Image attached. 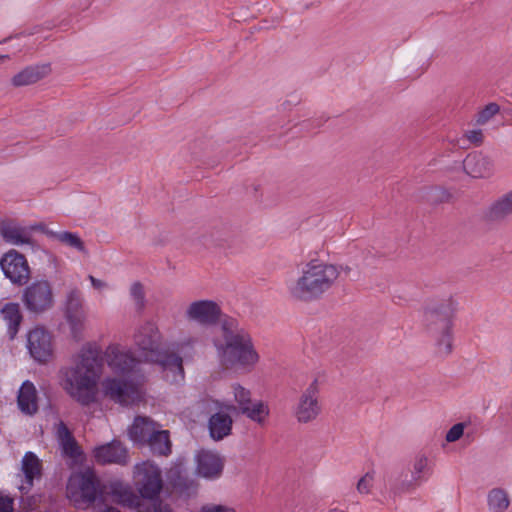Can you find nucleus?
<instances>
[{
  "label": "nucleus",
  "instance_id": "1",
  "mask_svg": "<svg viewBox=\"0 0 512 512\" xmlns=\"http://www.w3.org/2000/svg\"><path fill=\"white\" fill-rule=\"evenodd\" d=\"M103 365L102 349L96 343H87L77 354L74 365L65 371L64 389L83 407H89L98 400Z\"/></svg>",
  "mask_w": 512,
  "mask_h": 512
},
{
  "label": "nucleus",
  "instance_id": "2",
  "mask_svg": "<svg viewBox=\"0 0 512 512\" xmlns=\"http://www.w3.org/2000/svg\"><path fill=\"white\" fill-rule=\"evenodd\" d=\"M222 337L214 340L221 362L225 365L251 369L259 360L250 334L238 320L226 318L221 324Z\"/></svg>",
  "mask_w": 512,
  "mask_h": 512
},
{
  "label": "nucleus",
  "instance_id": "3",
  "mask_svg": "<svg viewBox=\"0 0 512 512\" xmlns=\"http://www.w3.org/2000/svg\"><path fill=\"white\" fill-rule=\"evenodd\" d=\"M161 333L153 322L141 325L134 334V343L145 361L158 364L165 373V379L177 383L184 379L182 358L161 347Z\"/></svg>",
  "mask_w": 512,
  "mask_h": 512
},
{
  "label": "nucleus",
  "instance_id": "4",
  "mask_svg": "<svg viewBox=\"0 0 512 512\" xmlns=\"http://www.w3.org/2000/svg\"><path fill=\"white\" fill-rule=\"evenodd\" d=\"M338 276L339 271L335 265L311 260L303 267L301 275L288 290L294 299L311 302L328 291Z\"/></svg>",
  "mask_w": 512,
  "mask_h": 512
},
{
  "label": "nucleus",
  "instance_id": "5",
  "mask_svg": "<svg viewBox=\"0 0 512 512\" xmlns=\"http://www.w3.org/2000/svg\"><path fill=\"white\" fill-rule=\"evenodd\" d=\"M455 308L451 300L436 307H428L424 312L427 330L436 337L438 353L447 356L452 352V324Z\"/></svg>",
  "mask_w": 512,
  "mask_h": 512
},
{
  "label": "nucleus",
  "instance_id": "6",
  "mask_svg": "<svg viewBox=\"0 0 512 512\" xmlns=\"http://www.w3.org/2000/svg\"><path fill=\"white\" fill-rule=\"evenodd\" d=\"M432 472L433 469L429 464V459L424 454H418L412 463L410 479L407 472L395 469L384 478L385 486L393 497L400 496L426 482Z\"/></svg>",
  "mask_w": 512,
  "mask_h": 512
},
{
  "label": "nucleus",
  "instance_id": "7",
  "mask_svg": "<svg viewBox=\"0 0 512 512\" xmlns=\"http://www.w3.org/2000/svg\"><path fill=\"white\" fill-rule=\"evenodd\" d=\"M133 473L135 489L144 500L160 499L164 481L162 470L157 464L150 460L137 463Z\"/></svg>",
  "mask_w": 512,
  "mask_h": 512
},
{
  "label": "nucleus",
  "instance_id": "8",
  "mask_svg": "<svg viewBox=\"0 0 512 512\" xmlns=\"http://www.w3.org/2000/svg\"><path fill=\"white\" fill-rule=\"evenodd\" d=\"M63 312L72 338L76 341L81 340L86 314L84 311V299L78 288H73L67 293Z\"/></svg>",
  "mask_w": 512,
  "mask_h": 512
},
{
  "label": "nucleus",
  "instance_id": "9",
  "mask_svg": "<svg viewBox=\"0 0 512 512\" xmlns=\"http://www.w3.org/2000/svg\"><path fill=\"white\" fill-rule=\"evenodd\" d=\"M239 412L253 422L264 424L269 416V406L262 400L252 401L250 390L240 384L232 386Z\"/></svg>",
  "mask_w": 512,
  "mask_h": 512
},
{
  "label": "nucleus",
  "instance_id": "10",
  "mask_svg": "<svg viewBox=\"0 0 512 512\" xmlns=\"http://www.w3.org/2000/svg\"><path fill=\"white\" fill-rule=\"evenodd\" d=\"M318 392V381L317 379H314L302 393L298 403L294 407L293 413L299 423H310L321 413V406L318 401Z\"/></svg>",
  "mask_w": 512,
  "mask_h": 512
},
{
  "label": "nucleus",
  "instance_id": "11",
  "mask_svg": "<svg viewBox=\"0 0 512 512\" xmlns=\"http://www.w3.org/2000/svg\"><path fill=\"white\" fill-rule=\"evenodd\" d=\"M77 491L72 493L78 503L91 505L102 494L101 482L94 470L87 468L75 476Z\"/></svg>",
  "mask_w": 512,
  "mask_h": 512
},
{
  "label": "nucleus",
  "instance_id": "12",
  "mask_svg": "<svg viewBox=\"0 0 512 512\" xmlns=\"http://www.w3.org/2000/svg\"><path fill=\"white\" fill-rule=\"evenodd\" d=\"M0 266L5 276L14 284L23 285L30 277L27 259L15 250H10L0 258Z\"/></svg>",
  "mask_w": 512,
  "mask_h": 512
},
{
  "label": "nucleus",
  "instance_id": "13",
  "mask_svg": "<svg viewBox=\"0 0 512 512\" xmlns=\"http://www.w3.org/2000/svg\"><path fill=\"white\" fill-rule=\"evenodd\" d=\"M102 391L112 401L127 405L134 401L137 387L131 380L107 377L102 382Z\"/></svg>",
  "mask_w": 512,
  "mask_h": 512
},
{
  "label": "nucleus",
  "instance_id": "14",
  "mask_svg": "<svg viewBox=\"0 0 512 512\" xmlns=\"http://www.w3.org/2000/svg\"><path fill=\"white\" fill-rule=\"evenodd\" d=\"M104 356L111 371L123 377H130L138 364V360L130 352L121 350L118 345H109Z\"/></svg>",
  "mask_w": 512,
  "mask_h": 512
},
{
  "label": "nucleus",
  "instance_id": "15",
  "mask_svg": "<svg viewBox=\"0 0 512 512\" xmlns=\"http://www.w3.org/2000/svg\"><path fill=\"white\" fill-rule=\"evenodd\" d=\"M186 319L202 326L215 325L221 316L219 305L212 300H198L192 302L186 310Z\"/></svg>",
  "mask_w": 512,
  "mask_h": 512
},
{
  "label": "nucleus",
  "instance_id": "16",
  "mask_svg": "<svg viewBox=\"0 0 512 512\" xmlns=\"http://www.w3.org/2000/svg\"><path fill=\"white\" fill-rule=\"evenodd\" d=\"M96 463L101 465L118 464L124 466L129 461L128 450L119 440L97 446L93 450Z\"/></svg>",
  "mask_w": 512,
  "mask_h": 512
},
{
  "label": "nucleus",
  "instance_id": "17",
  "mask_svg": "<svg viewBox=\"0 0 512 512\" xmlns=\"http://www.w3.org/2000/svg\"><path fill=\"white\" fill-rule=\"evenodd\" d=\"M223 459L216 453L202 450L196 456V472L199 476L214 480L222 475Z\"/></svg>",
  "mask_w": 512,
  "mask_h": 512
},
{
  "label": "nucleus",
  "instance_id": "18",
  "mask_svg": "<svg viewBox=\"0 0 512 512\" xmlns=\"http://www.w3.org/2000/svg\"><path fill=\"white\" fill-rule=\"evenodd\" d=\"M512 216V189L494 200L484 211L488 223H499Z\"/></svg>",
  "mask_w": 512,
  "mask_h": 512
},
{
  "label": "nucleus",
  "instance_id": "19",
  "mask_svg": "<svg viewBox=\"0 0 512 512\" xmlns=\"http://www.w3.org/2000/svg\"><path fill=\"white\" fill-rule=\"evenodd\" d=\"M54 356L51 333L42 326H34V361L47 363Z\"/></svg>",
  "mask_w": 512,
  "mask_h": 512
},
{
  "label": "nucleus",
  "instance_id": "20",
  "mask_svg": "<svg viewBox=\"0 0 512 512\" xmlns=\"http://www.w3.org/2000/svg\"><path fill=\"white\" fill-rule=\"evenodd\" d=\"M463 168L473 178H486L493 173V162L482 152L474 151L463 160Z\"/></svg>",
  "mask_w": 512,
  "mask_h": 512
},
{
  "label": "nucleus",
  "instance_id": "21",
  "mask_svg": "<svg viewBox=\"0 0 512 512\" xmlns=\"http://www.w3.org/2000/svg\"><path fill=\"white\" fill-rule=\"evenodd\" d=\"M16 485L19 490V498L24 505L32 503V452L25 453L22 460L21 472L16 475Z\"/></svg>",
  "mask_w": 512,
  "mask_h": 512
},
{
  "label": "nucleus",
  "instance_id": "22",
  "mask_svg": "<svg viewBox=\"0 0 512 512\" xmlns=\"http://www.w3.org/2000/svg\"><path fill=\"white\" fill-rule=\"evenodd\" d=\"M168 481L172 489L180 496L190 497L197 492L198 484L195 479L179 468L170 470Z\"/></svg>",
  "mask_w": 512,
  "mask_h": 512
},
{
  "label": "nucleus",
  "instance_id": "23",
  "mask_svg": "<svg viewBox=\"0 0 512 512\" xmlns=\"http://www.w3.org/2000/svg\"><path fill=\"white\" fill-rule=\"evenodd\" d=\"M0 235L8 243L21 245L30 242V231L11 219L0 221Z\"/></svg>",
  "mask_w": 512,
  "mask_h": 512
},
{
  "label": "nucleus",
  "instance_id": "24",
  "mask_svg": "<svg viewBox=\"0 0 512 512\" xmlns=\"http://www.w3.org/2000/svg\"><path fill=\"white\" fill-rule=\"evenodd\" d=\"M33 309L34 314L41 313L51 308L53 305V293L51 285L46 280L34 282L33 288Z\"/></svg>",
  "mask_w": 512,
  "mask_h": 512
},
{
  "label": "nucleus",
  "instance_id": "25",
  "mask_svg": "<svg viewBox=\"0 0 512 512\" xmlns=\"http://www.w3.org/2000/svg\"><path fill=\"white\" fill-rule=\"evenodd\" d=\"M233 420L227 413L217 412L209 418L208 428L211 438L222 440L228 436L232 430Z\"/></svg>",
  "mask_w": 512,
  "mask_h": 512
},
{
  "label": "nucleus",
  "instance_id": "26",
  "mask_svg": "<svg viewBox=\"0 0 512 512\" xmlns=\"http://www.w3.org/2000/svg\"><path fill=\"white\" fill-rule=\"evenodd\" d=\"M154 432L148 419L141 416H137L129 428L131 440L138 443L148 442L152 435H154Z\"/></svg>",
  "mask_w": 512,
  "mask_h": 512
},
{
  "label": "nucleus",
  "instance_id": "27",
  "mask_svg": "<svg viewBox=\"0 0 512 512\" xmlns=\"http://www.w3.org/2000/svg\"><path fill=\"white\" fill-rule=\"evenodd\" d=\"M1 315L8 325V334L13 339L19 329L22 316L19 305L16 303H7L1 309Z\"/></svg>",
  "mask_w": 512,
  "mask_h": 512
},
{
  "label": "nucleus",
  "instance_id": "28",
  "mask_svg": "<svg viewBox=\"0 0 512 512\" xmlns=\"http://www.w3.org/2000/svg\"><path fill=\"white\" fill-rule=\"evenodd\" d=\"M148 443L154 454L167 456L171 453L169 432L166 430L154 432Z\"/></svg>",
  "mask_w": 512,
  "mask_h": 512
},
{
  "label": "nucleus",
  "instance_id": "29",
  "mask_svg": "<svg viewBox=\"0 0 512 512\" xmlns=\"http://www.w3.org/2000/svg\"><path fill=\"white\" fill-rule=\"evenodd\" d=\"M488 507L493 512H504L510 504L507 492L501 488L492 489L487 496Z\"/></svg>",
  "mask_w": 512,
  "mask_h": 512
},
{
  "label": "nucleus",
  "instance_id": "30",
  "mask_svg": "<svg viewBox=\"0 0 512 512\" xmlns=\"http://www.w3.org/2000/svg\"><path fill=\"white\" fill-rule=\"evenodd\" d=\"M117 497L123 506L136 509L137 512L140 510V507L147 503V501L144 500L139 493L136 494L129 487L121 488L119 491H117Z\"/></svg>",
  "mask_w": 512,
  "mask_h": 512
},
{
  "label": "nucleus",
  "instance_id": "31",
  "mask_svg": "<svg viewBox=\"0 0 512 512\" xmlns=\"http://www.w3.org/2000/svg\"><path fill=\"white\" fill-rule=\"evenodd\" d=\"M197 342L196 338L189 337L179 342H175L171 344V347H168L170 353H175L179 357L192 359L195 353L194 346Z\"/></svg>",
  "mask_w": 512,
  "mask_h": 512
},
{
  "label": "nucleus",
  "instance_id": "32",
  "mask_svg": "<svg viewBox=\"0 0 512 512\" xmlns=\"http://www.w3.org/2000/svg\"><path fill=\"white\" fill-rule=\"evenodd\" d=\"M18 407L22 413L31 414V405H32V382L26 380L21 385L18 397H17Z\"/></svg>",
  "mask_w": 512,
  "mask_h": 512
},
{
  "label": "nucleus",
  "instance_id": "33",
  "mask_svg": "<svg viewBox=\"0 0 512 512\" xmlns=\"http://www.w3.org/2000/svg\"><path fill=\"white\" fill-rule=\"evenodd\" d=\"M57 241L60 243L73 248L77 250L78 252L87 253L85 244L83 240L80 238V236L77 233L69 232V231H62L60 232Z\"/></svg>",
  "mask_w": 512,
  "mask_h": 512
},
{
  "label": "nucleus",
  "instance_id": "34",
  "mask_svg": "<svg viewBox=\"0 0 512 512\" xmlns=\"http://www.w3.org/2000/svg\"><path fill=\"white\" fill-rule=\"evenodd\" d=\"M130 295L135 302L137 311H142L146 303L143 285L140 282H134L130 288Z\"/></svg>",
  "mask_w": 512,
  "mask_h": 512
},
{
  "label": "nucleus",
  "instance_id": "35",
  "mask_svg": "<svg viewBox=\"0 0 512 512\" xmlns=\"http://www.w3.org/2000/svg\"><path fill=\"white\" fill-rule=\"evenodd\" d=\"M138 512H174L170 504L164 502L161 499L154 501H147Z\"/></svg>",
  "mask_w": 512,
  "mask_h": 512
},
{
  "label": "nucleus",
  "instance_id": "36",
  "mask_svg": "<svg viewBox=\"0 0 512 512\" xmlns=\"http://www.w3.org/2000/svg\"><path fill=\"white\" fill-rule=\"evenodd\" d=\"M63 453L72 458H77L82 454V451L73 436L61 441Z\"/></svg>",
  "mask_w": 512,
  "mask_h": 512
},
{
  "label": "nucleus",
  "instance_id": "37",
  "mask_svg": "<svg viewBox=\"0 0 512 512\" xmlns=\"http://www.w3.org/2000/svg\"><path fill=\"white\" fill-rule=\"evenodd\" d=\"M500 110V107L496 103L487 104L479 113L477 117V123L484 124L495 116Z\"/></svg>",
  "mask_w": 512,
  "mask_h": 512
},
{
  "label": "nucleus",
  "instance_id": "38",
  "mask_svg": "<svg viewBox=\"0 0 512 512\" xmlns=\"http://www.w3.org/2000/svg\"><path fill=\"white\" fill-rule=\"evenodd\" d=\"M31 81H32V70L30 68H25L24 70L20 71L12 79V83L16 87L28 85L31 83Z\"/></svg>",
  "mask_w": 512,
  "mask_h": 512
},
{
  "label": "nucleus",
  "instance_id": "39",
  "mask_svg": "<svg viewBox=\"0 0 512 512\" xmlns=\"http://www.w3.org/2000/svg\"><path fill=\"white\" fill-rule=\"evenodd\" d=\"M374 480V474L367 472L357 483V490L361 494H368Z\"/></svg>",
  "mask_w": 512,
  "mask_h": 512
},
{
  "label": "nucleus",
  "instance_id": "40",
  "mask_svg": "<svg viewBox=\"0 0 512 512\" xmlns=\"http://www.w3.org/2000/svg\"><path fill=\"white\" fill-rule=\"evenodd\" d=\"M465 429V423H457L453 425L448 432L446 433V441L447 442H455L459 440L463 434Z\"/></svg>",
  "mask_w": 512,
  "mask_h": 512
},
{
  "label": "nucleus",
  "instance_id": "41",
  "mask_svg": "<svg viewBox=\"0 0 512 512\" xmlns=\"http://www.w3.org/2000/svg\"><path fill=\"white\" fill-rule=\"evenodd\" d=\"M483 132L481 129H474L466 131L462 141H469L470 143L474 144L475 146H480L483 142Z\"/></svg>",
  "mask_w": 512,
  "mask_h": 512
},
{
  "label": "nucleus",
  "instance_id": "42",
  "mask_svg": "<svg viewBox=\"0 0 512 512\" xmlns=\"http://www.w3.org/2000/svg\"><path fill=\"white\" fill-rule=\"evenodd\" d=\"M34 232H40L47 236L51 240H57L60 232H54L51 230L47 224L40 222V223H34Z\"/></svg>",
  "mask_w": 512,
  "mask_h": 512
},
{
  "label": "nucleus",
  "instance_id": "43",
  "mask_svg": "<svg viewBox=\"0 0 512 512\" xmlns=\"http://www.w3.org/2000/svg\"><path fill=\"white\" fill-rule=\"evenodd\" d=\"M51 73L50 63H44L34 66V82L43 79Z\"/></svg>",
  "mask_w": 512,
  "mask_h": 512
},
{
  "label": "nucleus",
  "instance_id": "44",
  "mask_svg": "<svg viewBox=\"0 0 512 512\" xmlns=\"http://www.w3.org/2000/svg\"><path fill=\"white\" fill-rule=\"evenodd\" d=\"M13 499L0 494V512H13Z\"/></svg>",
  "mask_w": 512,
  "mask_h": 512
},
{
  "label": "nucleus",
  "instance_id": "45",
  "mask_svg": "<svg viewBox=\"0 0 512 512\" xmlns=\"http://www.w3.org/2000/svg\"><path fill=\"white\" fill-rule=\"evenodd\" d=\"M34 253H38L39 258H47L49 263L55 265L56 256L47 250L39 248L38 246H36L35 243H34Z\"/></svg>",
  "mask_w": 512,
  "mask_h": 512
},
{
  "label": "nucleus",
  "instance_id": "46",
  "mask_svg": "<svg viewBox=\"0 0 512 512\" xmlns=\"http://www.w3.org/2000/svg\"><path fill=\"white\" fill-rule=\"evenodd\" d=\"M200 512H235L232 508L222 505H205Z\"/></svg>",
  "mask_w": 512,
  "mask_h": 512
},
{
  "label": "nucleus",
  "instance_id": "47",
  "mask_svg": "<svg viewBox=\"0 0 512 512\" xmlns=\"http://www.w3.org/2000/svg\"><path fill=\"white\" fill-rule=\"evenodd\" d=\"M57 435H58V438L60 439V441H63L65 439L73 436L72 433L70 432V430L68 429V427L66 426V424L62 421L58 425Z\"/></svg>",
  "mask_w": 512,
  "mask_h": 512
},
{
  "label": "nucleus",
  "instance_id": "48",
  "mask_svg": "<svg viewBox=\"0 0 512 512\" xmlns=\"http://www.w3.org/2000/svg\"><path fill=\"white\" fill-rule=\"evenodd\" d=\"M42 474L41 460L34 454V479H38Z\"/></svg>",
  "mask_w": 512,
  "mask_h": 512
},
{
  "label": "nucleus",
  "instance_id": "49",
  "mask_svg": "<svg viewBox=\"0 0 512 512\" xmlns=\"http://www.w3.org/2000/svg\"><path fill=\"white\" fill-rule=\"evenodd\" d=\"M88 279L90 280L91 285H92L95 289H102V288H104V287H106V286H107V284H106L104 281H102V280H100V279H97V278H95V277H94V276H92V275H89V276H88Z\"/></svg>",
  "mask_w": 512,
  "mask_h": 512
},
{
  "label": "nucleus",
  "instance_id": "50",
  "mask_svg": "<svg viewBox=\"0 0 512 512\" xmlns=\"http://www.w3.org/2000/svg\"><path fill=\"white\" fill-rule=\"evenodd\" d=\"M32 294L30 293V288H26L24 292V301L28 309L32 308Z\"/></svg>",
  "mask_w": 512,
  "mask_h": 512
},
{
  "label": "nucleus",
  "instance_id": "51",
  "mask_svg": "<svg viewBox=\"0 0 512 512\" xmlns=\"http://www.w3.org/2000/svg\"><path fill=\"white\" fill-rule=\"evenodd\" d=\"M27 350L30 355H32V332L27 333V344H26Z\"/></svg>",
  "mask_w": 512,
  "mask_h": 512
},
{
  "label": "nucleus",
  "instance_id": "52",
  "mask_svg": "<svg viewBox=\"0 0 512 512\" xmlns=\"http://www.w3.org/2000/svg\"><path fill=\"white\" fill-rule=\"evenodd\" d=\"M33 393H34V414H36L38 411V406H37V390L35 387H34Z\"/></svg>",
  "mask_w": 512,
  "mask_h": 512
},
{
  "label": "nucleus",
  "instance_id": "53",
  "mask_svg": "<svg viewBox=\"0 0 512 512\" xmlns=\"http://www.w3.org/2000/svg\"><path fill=\"white\" fill-rule=\"evenodd\" d=\"M104 512H120V511L115 507H107Z\"/></svg>",
  "mask_w": 512,
  "mask_h": 512
},
{
  "label": "nucleus",
  "instance_id": "54",
  "mask_svg": "<svg viewBox=\"0 0 512 512\" xmlns=\"http://www.w3.org/2000/svg\"><path fill=\"white\" fill-rule=\"evenodd\" d=\"M6 59H8V55H0V64Z\"/></svg>",
  "mask_w": 512,
  "mask_h": 512
},
{
  "label": "nucleus",
  "instance_id": "55",
  "mask_svg": "<svg viewBox=\"0 0 512 512\" xmlns=\"http://www.w3.org/2000/svg\"><path fill=\"white\" fill-rule=\"evenodd\" d=\"M55 27L54 23H49L47 26V29L50 30L51 28Z\"/></svg>",
  "mask_w": 512,
  "mask_h": 512
},
{
  "label": "nucleus",
  "instance_id": "56",
  "mask_svg": "<svg viewBox=\"0 0 512 512\" xmlns=\"http://www.w3.org/2000/svg\"><path fill=\"white\" fill-rule=\"evenodd\" d=\"M33 33H34V34L39 33L38 26H35V25H34Z\"/></svg>",
  "mask_w": 512,
  "mask_h": 512
},
{
  "label": "nucleus",
  "instance_id": "57",
  "mask_svg": "<svg viewBox=\"0 0 512 512\" xmlns=\"http://www.w3.org/2000/svg\"><path fill=\"white\" fill-rule=\"evenodd\" d=\"M72 481H73V478L70 479V486H68V489H71ZM74 481H76L75 478H74Z\"/></svg>",
  "mask_w": 512,
  "mask_h": 512
},
{
  "label": "nucleus",
  "instance_id": "58",
  "mask_svg": "<svg viewBox=\"0 0 512 512\" xmlns=\"http://www.w3.org/2000/svg\"><path fill=\"white\" fill-rule=\"evenodd\" d=\"M227 409L228 410H235V407L234 406H227Z\"/></svg>",
  "mask_w": 512,
  "mask_h": 512
},
{
  "label": "nucleus",
  "instance_id": "59",
  "mask_svg": "<svg viewBox=\"0 0 512 512\" xmlns=\"http://www.w3.org/2000/svg\"><path fill=\"white\" fill-rule=\"evenodd\" d=\"M48 37H49L48 35H45V36H43L42 38H43V39H48Z\"/></svg>",
  "mask_w": 512,
  "mask_h": 512
},
{
  "label": "nucleus",
  "instance_id": "60",
  "mask_svg": "<svg viewBox=\"0 0 512 512\" xmlns=\"http://www.w3.org/2000/svg\"><path fill=\"white\" fill-rule=\"evenodd\" d=\"M320 125H321V122L318 121L316 126L320 127Z\"/></svg>",
  "mask_w": 512,
  "mask_h": 512
}]
</instances>
